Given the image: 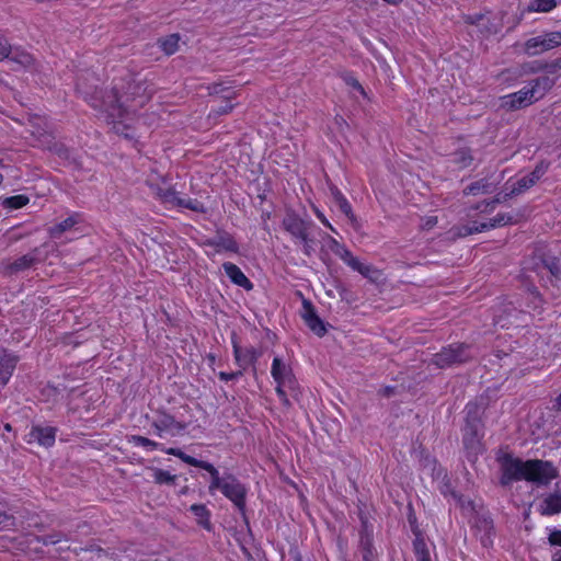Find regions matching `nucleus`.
Listing matches in <instances>:
<instances>
[{
    "label": "nucleus",
    "mask_w": 561,
    "mask_h": 561,
    "mask_svg": "<svg viewBox=\"0 0 561 561\" xmlns=\"http://www.w3.org/2000/svg\"><path fill=\"white\" fill-rule=\"evenodd\" d=\"M150 98L151 95L146 92L144 84L134 82L128 84V90L124 94H119L117 88H114L106 92L101 101L92 98L91 104L106 113V119L113 125L115 134L134 139V127L125 119L141 108Z\"/></svg>",
    "instance_id": "1"
},
{
    "label": "nucleus",
    "mask_w": 561,
    "mask_h": 561,
    "mask_svg": "<svg viewBox=\"0 0 561 561\" xmlns=\"http://www.w3.org/2000/svg\"><path fill=\"white\" fill-rule=\"evenodd\" d=\"M209 474V493L214 494L215 491L219 490L242 514H244L247 496L245 486L232 474L220 477L219 471L216 468H214Z\"/></svg>",
    "instance_id": "2"
},
{
    "label": "nucleus",
    "mask_w": 561,
    "mask_h": 561,
    "mask_svg": "<svg viewBox=\"0 0 561 561\" xmlns=\"http://www.w3.org/2000/svg\"><path fill=\"white\" fill-rule=\"evenodd\" d=\"M549 88L550 81L548 78L536 79L531 81L529 85L524 87L519 91L505 95L502 99V105L510 110L528 106L541 99Z\"/></svg>",
    "instance_id": "3"
},
{
    "label": "nucleus",
    "mask_w": 561,
    "mask_h": 561,
    "mask_svg": "<svg viewBox=\"0 0 561 561\" xmlns=\"http://www.w3.org/2000/svg\"><path fill=\"white\" fill-rule=\"evenodd\" d=\"M524 473L525 481L537 485H548L558 477L556 467L550 461L540 459L526 460Z\"/></svg>",
    "instance_id": "4"
},
{
    "label": "nucleus",
    "mask_w": 561,
    "mask_h": 561,
    "mask_svg": "<svg viewBox=\"0 0 561 561\" xmlns=\"http://www.w3.org/2000/svg\"><path fill=\"white\" fill-rule=\"evenodd\" d=\"M271 375L276 382V393L285 405H289V400L284 390L285 387L294 388L296 379L289 365L282 358L275 357L272 363Z\"/></svg>",
    "instance_id": "5"
},
{
    "label": "nucleus",
    "mask_w": 561,
    "mask_h": 561,
    "mask_svg": "<svg viewBox=\"0 0 561 561\" xmlns=\"http://www.w3.org/2000/svg\"><path fill=\"white\" fill-rule=\"evenodd\" d=\"M522 214L519 211H515L512 214L508 213H500L492 219L485 222L477 224L473 222L472 226H463L458 229L456 234L458 237H466L472 233L482 232L485 230H490L497 227H503L506 225H515L518 224L522 219Z\"/></svg>",
    "instance_id": "6"
},
{
    "label": "nucleus",
    "mask_w": 561,
    "mask_h": 561,
    "mask_svg": "<svg viewBox=\"0 0 561 561\" xmlns=\"http://www.w3.org/2000/svg\"><path fill=\"white\" fill-rule=\"evenodd\" d=\"M501 469L500 483L503 486L512 484L514 481H522L525 478V461L513 457L511 454H504L497 457Z\"/></svg>",
    "instance_id": "7"
},
{
    "label": "nucleus",
    "mask_w": 561,
    "mask_h": 561,
    "mask_svg": "<svg viewBox=\"0 0 561 561\" xmlns=\"http://www.w3.org/2000/svg\"><path fill=\"white\" fill-rule=\"evenodd\" d=\"M150 187L152 193L165 205L187 208L196 213L204 211V205L197 199L181 197L179 193L172 188H162L152 184H150Z\"/></svg>",
    "instance_id": "8"
},
{
    "label": "nucleus",
    "mask_w": 561,
    "mask_h": 561,
    "mask_svg": "<svg viewBox=\"0 0 561 561\" xmlns=\"http://www.w3.org/2000/svg\"><path fill=\"white\" fill-rule=\"evenodd\" d=\"M471 357L470 350L465 344H453L444 347L434 355L433 362L439 368H445L454 364H461Z\"/></svg>",
    "instance_id": "9"
},
{
    "label": "nucleus",
    "mask_w": 561,
    "mask_h": 561,
    "mask_svg": "<svg viewBox=\"0 0 561 561\" xmlns=\"http://www.w3.org/2000/svg\"><path fill=\"white\" fill-rule=\"evenodd\" d=\"M557 47H560V44L553 31L528 38L523 44V51L527 56H537Z\"/></svg>",
    "instance_id": "10"
},
{
    "label": "nucleus",
    "mask_w": 561,
    "mask_h": 561,
    "mask_svg": "<svg viewBox=\"0 0 561 561\" xmlns=\"http://www.w3.org/2000/svg\"><path fill=\"white\" fill-rule=\"evenodd\" d=\"M152 427L159 437H163L164 434L175 436L185 430L186 425L182 422L176 421L172 415L167 413H159L153 422Z\"/></svg>",
    "instance_id": "11"
},
{
    "label": "nucleus",
    "mask_w": 561,
    "mask_h": 561,
    "mask_svg": "<svg viewBox=\"0 0 561 561\" xmlns=\"http://www.w3.org/2000/svg\"><path fill=\"white\" fill-rule=\"evenodd\" d=\"M525 270L535 272L540 278H543L546 275L556 276L560 272L558 260L545 259L541 254H536L527 263Z\"/></svg>",
    "instance_id": "12"
},
{
    "label": "nucleus",
    "mask_w": 561,
    "mask_h": 561,
    "mask_svg": "<svg viewBox=\"0 0 561 561\" xmlns=\"http://www.w3.org/2000/svg\"><path fill=\"white\" fill-rule=\"evenodd\" d=\"M529 188L530 187H529V185L527 183L526 178L523 176V178L518 179L516 182L511 184V188H510L508 193H505L503 196H497V197H495L492 201L483 202V203L477 205L476 209H479L482 213L490 214V213H492L494 210L495 205L497 203L506 201L507 198H510L512 196L519 195V194L526 192Z\"/></svg>",
    "instance_id": "13"
},
{
    "label": "nucleus",
    "mask_w": 561,
    "mask_h": 561,
    "mask_svg": "<svg viewBox=\"0 0 561 561\" xmlns=\"http://www.w3.org/2000/svg\"><path fill=\"white\" fill-rule=\"evenodd\" d=\"M301 317L308 328L318 336H323L327 333L323 321L318 317L312 304L309 300L302 301Z\"/></svg>",
    "instance_id": "14"
},
{
    "label": "nucleus",
    "mask_w": 561,
    "mask_h": 561,
    "mask_svg": "<svg viewBox=\"0 0 561 561\" xmlns=\"http://www.w3.org/2000/svg\"><path fill=\"white\" fill-rule=\"evenodd\" d=\"M19 356L8 352L7 350L0 351V383L7 385L16 367Z\"/></svg>",
    "instance_id": "15"
},
{
    "label": "nucleus",
    "mask_w": 561,
    "mask_h": 561,
    "mask_svg": "<svg viewBox=\"0 0 561 561\" xmlns=\"http://www.w3.org/2000/svg\"><path fill=\"white\" fill-rule=\"evenodd\" d=\"M282 225L284 229L293 237L300 236L301 231L306 230V228H311L312 222L304 220L300 218L297 214L293 211H288L283 221Z\"/></svg>",
    "instance_id": "16"
},
{
    "label": "nucleus",
    "mask_w": 561,
    "mask_h": 561,
    "mask_svg": "<svg viewBox=\"0 0 561 561\" xmlns=\"http://www.w3.org/2000/svg\"><path fill=\"white\" fill-rule=\"evenodd\" d=\"M232 346L236 363L241 368V370L247 369L260 356L255 348H241L236 341H232Z\"/></svg>",
    "instance_id": "17"
},
{
    "label": "nucleus",
    "mask_w": 561,
    "mask_h": 561,
    "mask_svg": "<svg viewBox=\"0 0 561 561\" xmlns=\"http://www.w3.org/2000/svg\"><path fill=\"white\" fill-rule=\"evenodd\" d=\"M222 268L233 284L244 288L245 290H251L253 288V284L236 264L226 262L222 264Z\"/></svg>",
    "instance_id": "18"
},
{
    "label": "nucleus",
    "mask_w": 561,
    "mask_h": 561,
    "mask_svg": "<svg viewBox=\"0 0 561 561\" xmlns=\"http://www.w3.org/2000/svg\"><path fill=\"white\" fill-rule=\"evenodd\" d=\"M30 437L42 446L50 447L56 439V428L51 426H34L30 432Z\"/></svg>",
    "instance_id": "19"
},
{
    "label": "nucleus",
    "mask_w": 561,
    "mask_h": 561,
    "mask_svg": "<svg viewBox=\"0 0 561 561\" xmlns=\"http://www.w3.org/2000/svg\"><path fill=\"white\" fill-rule=\"evenodd\" d=\"M539 513L545 516L561 513V492L547 495L539 505Z\"/></svg>",
    "instance_id": "20"
},
{
    "label": "nucleus",
    "mask_w": 561,
    "mask_h": 561,
    "mask_svg": "<svg viewBox=\"0 0 561 561\" xmlns=\"http://www.w3.org/2000/svg\"><path fill=\"white\" fill-rule=\"evenodd\" d=\"M165 454L180 458L185 463L206 470L208 473L215 468L211 463L203 460H198L190 455H186L179 448H168L164 450Z\"/></svg>",
    "instance_id": "21"
},
{
    "label": "nucleus",
    "mask_w": 561,
    "mask_h": 561,
    "mask_svg": "<svg viewBox=\"0 0 561 561\" xmlns=\"http://www.w3.org/2000/svg\"><path fill=\"white\" fill-rule=\"evenodd\" d=\"M165 454L180 458L185 463L206 470L208 473L215 468L211 463L203 460H198L190 455H186L179 448H168L164 450Z\"/></svg>",
    "instance_id": "22"
},
{
    "label": "nucleus",
    "mask_w": 561,
    "mask_h": 561,
    "mask_svg": "<svg viewBox=\"0 0 561 561\" xmlns=\"http://www.w3.org/2000/svg\"><path fill=\"white\" fill-rule=\"evenodd\" d=\"M80 220V216L78 214H73L66 218L65 220L56 224L55 226L48 229V233L51 238L58 239L66 231L71 230Z\"/></svg>",
    "instance_id": "23"
},
{
    "label": "nucleus",
    "mask_w": 561,
    "mask_h": 561,
    "mask_svg": "<svg viewBox=\"0 0 561 561\" xmlns=\"http://www.w3.org/2000/svg\"><path fill=\"white\" fill-rule=\"evenodd\" d=\"M207 244L215 247L218 251L237 252L238 245L233 238L227 233H218L214 238L207 240Z\"/></svg>",
    "instance_id": "24"
},
{
    "label": "nucleus",
    "mask_w": 561,
    "mask_h": 561,
    "mask_svg": "<svg viewBox=\"0 0 561 561\" xmlns=\"http://www.w3.org/2000/svg\"><path fill=\"white\" fill-rule=\"evenodd\" d=\"M36 261L35 255L33 254H25L20 256L19 259L14 260L11 263H8L5 266V273L7 274H15L22 271H25L30 268L34 262Z\"/></svg>",
    "instance_id": "25"
},
{
    "label": "nucleus",
    "mask_w": 561,
    "mask_h": 561,
    "mask_svg": "<svg viewBox=\"0 0 561 561\" xmlns=\"http://www.w3.org/2000/svg\"><path fill=\"white\" fill-rule=\"evenodd\" d=\"M331 243L332 250L335 252V254H337L345 264L355 271L360 261L355 257L348 249L340 244L335 239L331 238Z\"/></svg>",
    "instance_id": "26"
},
{
    "label": "nucleus",
    "mask_w": 561,
    "mask_h": 561,
    "mask_svg": "<svg viewBox=\"0 0 561 561\" xmlns=\"http://www.w3.org/2000/svg\"><path fill=\"white\" fill-rule=\"evenodd\" d=\"M190 510L196 517L197 523L203 528H205L207 530L211 529L210 512L207 510V507L204 504H193Z\"/></svg>",
    "instance_id": "27"
},
{
    "label": "nucleus",
    "mask_w": 561,
    "mask_h": 561,
    "mask_svg": "<svg viewBox=\"0 0 561 561\" xmlns=\"http://www.w3.org/2000/svg\"><path fill=\"white\" fill-rule=\"evenodd\" d=\"M494 191L492 184H490L486 180L482 179L474 183H471L463 190L465 195H483L490 194Z\"/></svg>",
    "instance_id": "28"
},
{
    "label": "nucleus",
    "mask_w": 561,
    "mask_h": 561,
    "mask_svg": "<svg viewBox=\"0 0 561 561\" xmlns=\"http://www.w3.org/2000/svg\"><path fill=\"white\" fill-rule=\"evenodd\" d=\"M8 58H10L11 61L23 68H31L35 62V59L31 54L20 49L11 48V54Z\"/></svg>",
    "instance_id": "29"
},
{
    "label": "nucleus",
    "mask_w": 561,
    "mask_h": 561,
    "mask_svg": "<svg viewBox=\"0 0 561 561\" xmlns=\"http://www.w3.org/2000/svg\"><path fill=\"white\" fill-rule=\"evenodd\" d=\"M355 271L360 273L364 277L368 278L373 283H379L382 279L381 271L370 264H364L359 262Z\"/></svg>",
    "instance_id": "30"
},
{
    "label": "nucleus",
    "mask_w": 561,
    "mask_h": 561,
    "mask_svg": "<svg viewBox=\"0 0 561 561\" xmlns=\"http://www.w3.org/2000/svg\"><path fill=\"white\" fill-rule=\"evenodd\" d=\"M158 43L160 48L165 53V55H173L179 49L180 35H168L163 38H160Z\"/></svg>",
    "instance_id": "31"
},
{
    "label": "nucleus",
    "mask_w": 561,
    "mask_h": 561,
    "mask_svg": "<svg viewBox=\"0 0 561 561\" xmlns=\"http://www.w3.org/2000/svg\"><path fill=\"white\" fill-rule=\"evenodd\" d=\"M479 523L480 524L477 525V531L478 533L483 531V535L480 536V541L484 547H489L492 542V540H491V535H492V530H493L492 520H490L488 518H482Z\"/></svg>",
    "instance_id": "32"
},
{
    "label": "nucleus",
    "mask_w": 561,
    "mask_h": 561,
    "mask_svg": "<svg viewBox=\"0 0 561 561\" xmlns=\"http://www.w3.org/2000/svg\"><path fill=\"white\" fill-rule=\"evenodd\" d=\"M557 0H531L527 7L528 12H550L557 7Z\"/></svg>",
    "instance_id": "33"
},
{
    "label": "nucleus",
    "mask_w": 561,
    "mask_h": 561,
    "mask_svg": "<svg viewBox=\"0 0 561 561\" xmlns=\"http://www.w3.org/2000/svg\"><path fill=\"white\" fill-rule=\"evenodd\" d=\"M294 239L298 240L302 244V251L307 256H311L314 252V239L310 236V228L301 231L300 236H296Z\"/></svg>",
    "instance_id": "34"
},
{
    "label": "nucleus",
    "mask_w": 561,
    "mask_h": 561,
    "mask_svg": "<svg viewBox=\"0 0 561 561\" xmlns=\"http://www.w3.org/2000/svg\"><path fill=\"white\" fill-rule=\"evenodd\" d=\"M549 163L541 161L536 168L527 175H525L529 187H533L547 172Z\"/></svg>",
    "instance_id": "35"
},
{
    "label": "nucleus",
    "mask_w": 561,
    "mask_h": 561,
    "mask_svg": "<svg viewBox=\"0 0 561 561\" xmlns=\"http://www.w3.org/2000/svg\"><path fill=\"white\" fill-rule=\"evenodd\" d=\"M549 163L541 161L536 168L527 175H525L529 187H533L547 172Z\"/></svg>",
    "instance_id": "36"
},
{
    "label": "nucleus",
    "mask_w": 561,
    "mask_h": 561,
    "mask_svg": "<svg viewBox=\"0 0 561 561\" xmlns=\"http://www.w3.org/2000/svg\"><path fill=\"white\" fill-rule=\"evenodd\" d=\"M129 443L134 444L135 446H141L148 450H165L159 443L151 440L147 437L140 436V435H133L129 438Z\"/></svg>",
    "instance_id": "37"
},
{
    "label": "nucleus",
    "mask_w": 561,
    "mask_h": 561,
    "mask_svg": "<svg viewBox=\"0 0 561 561\" xmlns=\"http://www.w3.org/2000/svg\"><path fill=\"white\" fill-rule=\"evenodd\" d=\"M413 546L417 561H431L427 546L422 538L416 537L413 542Z\"/></svg>",
    "instance_id": "38"
},
{
    "label": "nucleus",
    "mask_w": 561,
    "mask_h": 561,
    "mask_svg": "<svg viewBox=\"0 0 561 561\" xmlns=\"http://www.w3.org/2000/svg\"><path fill=\"white\" fill-rule=\"evenodd\" d=\"M152 477L154 482L158 484H173L176 480V476L162 469H153Z\"/></svg>",
    "instance_id": "39"
},
{
    "label": "nucleus",
    "mask_w": 561,
    "mask_h": 561,
    "mask_svg": "<svg viewBox=\"0 0 561 561\" xmlns=\"http://www.w3.org/2000/svg\"><path fill=\"white\" fill-rule=\"evenodd\" d=\"M340 208V210L348 218L351 225L355 228H359V222L356 218V216L353 213L352 206L348 203V201L345 198L344 201H340V203L336 204Z\"/></svg>",
    "instance_id": "40"
},
{
    "label": "nucleus",
    "mask_w": 561,
    "mask_h": 561,
    "mask_svg": "<svg viewBox=\"0 0 561 561\" xmlns=\"http://www.w3.org/2000/svg\"><path fill=\"white\" fill-rule=\"evenodd\" d=\"M473 158L468 149H461L455 152L454 161L459 165V168L463 169L471 164Z\"/></svg>",
    "instance_id": "41"
},
{
    "label": "nucleus",
    "mask_w": 561,
    "mask_h": 561,
    "mask_svg": "<svg viewBox=\"0 0 561 561\" xmlns=\"http://www.w3.org/2000/svg\"><path fill=\"white\" fill-rule=\"evenodd\" d=\"M27 203H28V197L25 195H15V196L7 197L3 201V205L9 208H12V209L21 208V207L25 206Z\"/></svg>",
    "instance_id": "42"
},
{
    "label": "nucleus",
    "mask_w": 561,
    "mask_h": 561,
    "mask_svg": "<svg viewBox=\"0 0 561 561\" xmlns=\"http://www.w3.org/2000/svg\"><path fill=\"white\" fill-rule=\"evenodd\" d=\"M453 496L465 514H471L474 512V504L470 499H467L463 495H458L455 493L453 494Z\"/></svg>",
    "instance_id": "43"
},
{
    "label": "nucleus",
    "mask_w": 561,
    "mask_h": 561,
    "mask_svg": "<svg viewBox=\"0 0 561 561\" xmlns=\"http://www.w3.org/2000/svg\"><path fill=\"white\" fill-rule=\"evenodd\" d=\"M39 541L43 545L48 546V545H56L61 541H67V538L64 534L53 533V534L44 535L43 537H41Z\"/></svg>",
    "instance_id": "44"
},
{
    "label": "nucleus",
    "mask_w": 561,
    "mask_h": 561,
    "mask_svg": "<svg viewBox=\"0 0 561 561\" xmlns=\"http://www.w3.org/2000/svg\"><path fill=\"white\" fill-rule=\"evenodd\" d=\"M15 526V518L8 513L0 511V528L9 529Z\"/></svg>",
    "instance_id": "45"
},
{
    "label": "nucleus",
    "mask_w": 561,
    "mask_h": 561,
    "mask_svg": "<svg viewBox=\"0 0 561 561\" xmlns=\"http://www.w3.org/2000/svg\"><path fill=\"white\" fill-rule=\"evenodd\" d=\"M11 54V45L4 37H0V60L8 58Z\"/></svg>",
    "instance_id": "46"
},
{
    "label": "nucleus",
    "mask_w": 561,
    "mask_h": 561,
    "mask_svg": "<svg viewBox=\"0 0 561 561\" xmlns=\"http://www.w3.org/2000/svg\"><path fill=\"white\" fill-rule=\"evenodd\" d=\"M224 92H225V94H224V99H226L227 101H229V100H231V99H232V96H233V92H232V91H230L229 89H224V88H221V85H220V84H216V85H214V88H213V92H211V93H214V94H219V93H224Z\"/></svg>",
    "instance_id": "47"
},
{
    "label": "nucleus",
    "mask_w": 561,
    "mask_h": 561,
    "mask_svg": "<svg viewBox=\"0 0 561 561\" xmlns=\"http://www.w3.org/2000/svg\"><path fill=\"white\" fill-rule=\"evenodd\" d=\"M241 375H242V370L234 371V373L220 371L218 376L221 380L229 381V380H233V379L240 377Z\"/></svg>",
    "instance_id": "48"
},
{
    "label": "nucleus",
    "mask_w": 561,
    "mask_h": 561,
    "mask_svg": "<svg viewBox=\"0 0 561 561\" xmlns=\"http://www.w3.org/2000/svg\"><path fill=\"white\" fill-rule=\"evenodd\" d=\"M549 542L552 546H560L561 547V530H553L549 535Z\"/></svg>",
    "instance_id": "49"
},
{
    "label": "nucleus",
    "mask_w": 561,
    "mask_h": 561,
    "mask_svg": "<svg viewBox=\"0 0 561 561\" xmlns=\"http://www.w3.org/2000/svg\"><path fill=\"white\" fill-rule=\"evenodd\" d=\"M232 108H233V105L227 102L224 106H219L217 108H214L211 111V113H214L216 115L228 114Z\"/></svg>",
    "instance_id": "50"
},
{
    "label": "nucleus",
    "mask_w": 561,
    "mask_h": 561,
    "mask_svg": "<svg viewBox=\"0 0 561 561\" xmlns=\"http://www.w3.org/2000/svg\"><path fill=\"white\" fill-rule=\"evenodd\" d=\"M437 217L436 216H431V217H427L423 224H422V227L424 229H432L434 226H436L437 224Z\"/></svg>",
    "instance_id": "51"
},
{
    "label": "nucleus",
    "mask_w": 561,
    "mask_h": 561,
    "mask_svg": "<svg viewBox=\"0 0 561 561\" xmlns=\"http://www.w3.org/2000/svg\"><path fill=\"white\" fill-rule=\"evenodd\" d=\"M316 216L320 219V221L327 226L328 228H330L332 231H335V229L332 227V225L329 222V220L325 218V216L320 211V210H316Z\"/></svg>",
    "instance_id": "52"
},
{
    "label": "nucleus",
    "mask_w": 561,
    "mask_h": 561,
    "mask_svg": "<svg viewBox=\"0 0 561 561\" xmlns=\"http://www.w3.org/2000/svg\"><path fill=\"white\" fill-rule=\"evenodd\" d=\"M331 192H332V196H333L335 204L340 203V201L345 199V196L336 187L332 188Z\"/></svg>",
    "instance_id": "53"
},
{
    "label": "nucleus",
    "mask_w": 561,
    "mask_h": 561,
    "mask_svg": "<svg viewBox=\"0 0 561 561\" xmlns=\"http://www.w3.org/2000/svg\"><path fill=\"white\" fill-rule=\"evenodd\" d=\"M352 85L357 89L358 91H360V93H364V89L363 87L360 85V83L357 81V80H353L352 81Z\"/></svg>",
    "instance_id": "54"
},
{
    "label": "nucleus",
    "mask_w": 561,
    "mask_h": 561,
    "mask_svg": "<svg viewBox=\"0 0 561 561\" xmlns=\"http://www.w3.org/2000/svg\"><path fill=\"white\" fill-rule=\"evenodd\" d=\"M541 69H543V67L538 65L537 67H533V66L529 67V69L527 71L528 72H536V71L541 70Z\"/></svg>",
    "instance_id": "55"
},
{
    "label": "nucleus",
    "mask_w": 561,
    "mask_h": 561,
    "mask_svg": "<svg viewBox=\"0 0 561 561\" xmlns=\"http://www.w3.org/2000/svg\"><path fill=\"white\" fill-rule=\"evenodd\" d=\"M553 67L561 69V57L554 60Z\"/></svg>",
    "instance_id": "56"
},
{
    "label": "nucleus",
    "mask_w": 561,
    "mask_h": 561,
    "mask_svg": "<svg viewBox=\"0 0 561 561\" xmlns=\"http://www.w3.org/2000/svg\"><path fill=\"white\" fill-rule=\"evenodd\" d=\"M385 2L389 3V4H398L400 3L402 0H383Z\"/></svg>",
    "instance_id": "57"
},
{
    "label": "nucleus",
    "mask_w": 561,
    "mask_h": 561,
    "mask_svg": "<svg viewBox=\"0 0 561 561\" xmlns=\"http://www.w3.org/2000/svg\"><path fill=\"white\" fill-rule=\"evenodd\" d=\"M556 35H557V38H558V42L561 46V30L560 31H554Z\"/></svg>",
    "instance_id": "58"
},
{
    "label": "nucleus",
    "mask_w": 561,
    "mask_h": 561,
    "mask_svg": "<svg viewBox=\"0 0 561 561\" xmlns=\"http://www.w3.org/2000/svg\"><path fill=\"white\" fill-rule=\"evenodd\" d=\"M474 408H476V405H474V404L469 403V404L467 405L468 413H471V412H472V410H473Z\"/></svg>",
    "instance_id": "59"
},
{
    "label": "nucleus",
    "mask_w": 561,
    "mask_h": 561,
    "mask_svg": "<svg viewBox=\"0 0 561 561\" xmlns=\"http://www.w3.org/2000/svg\"><path fill=\"white\" fill-rule=\"evenodd\" d=\"M295 561H305L300 556H297ZM306 561H311L310 559L306 560Z\"/></svg>",
    "instance_id": "60"
},
{
    "label": "nucleus",
    "mask_w": 561,
    "mask_h": 561,
    "mask_svg": "<svg viewBox=\"0 0 561 561\" xmlns=\"http://www.w3.org/2000/svg\"><path fill=\"white\" fill-rule=\"evenodd\" d=\"M557 403H558L559 408H561V394L557 398Z\"/></svg>",
    "instance_id": "61"
},
{
    "label": "nucleus",
    "mask_w": 561,
    "mask_h": 561,
    "mask_svg": "<svg viewBox=\"0 0 561 561\" xmlns=\"http://www.w3.org/2000/svg\"><path fill=\"white\" fill-rule=\"evenodd\" d=\"M4 428H5L7 431H11V425H10V424H5V425H4Z\"/></svg>",
    "instance_id": "62"
},
{
    "label": "nucleus",
    "mask_w": 561,
    "mask_h": 561,
    "mask_svg": "<svg viewBox=\"0 0 561 561\" xmlns=\"http://www.w3.org/2000/svg\"><path fill=\"white\" fill-rule=\"evenodd\" d=\"M467 21H470L471 23H476V21H474V20H472V19H471V16H468V18H467Z\"/></svg>",
    "instance_id": "63"
},
{
    "label": "nucleus",
    "mask_w": 561,
    "mask_h": 561,
    "mask_svg": "<svg viewBox=\"0 0 561 561\" xmlns=\"http://www.w3.org/2000/svg\"><path fill=\"white\" fill-rule=\"evenodd\" d=\"M3 182V175L0 173V185L2 184Z\"/></svg>",
    "instance_id": "64"
}]
</instances>
